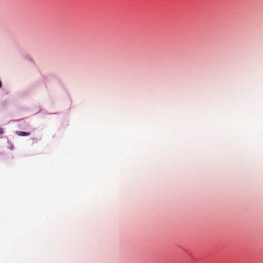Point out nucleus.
<instances>
[{"mask_svg":"<svg viewBox=\"0 0 263 263\" xmlns=\"http://www.w3.org/2000/svg\"><path fill=\"white\" fill-rule=\"evenodd\" d=\"M15 133L17 135L19 136H28L30 135L29 133L21 132V131H16Z\"/></svg>","mask_w":263,"mask_h":263,"instance_id":"nucleus-1","label":"nucleus"},{"mask_svg":"<svg viewBox=\"0 0 263 263\" xmlns=\"http://www.w3.org/2000/svg\"><path fill=\"white\" fill-rule=\"evenodd\" d=\"M4 134V130L2 128L0 127V135H3Z\"/></svg>","mask_w":263,"mask_h":263,"instance_id":"nucleus-2","label":"nucleus"},{"mask_svg":"<svg viewBox=\"0 0 263 263\" xmlns=\"http://www.w3.org/2000/svg\"><path fill=\"white\" fill-rule=\"evenodd\" d=\"M2 87V82L1 81H0V88Z\"/></svg>","mask_w":263,"mask_h":263,"instance_id":"nucleus-3","label":"nucleus"}]
</instances>
